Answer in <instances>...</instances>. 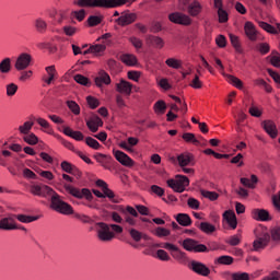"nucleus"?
Masks as SVG:
<instances>
[{
	"label": "nucleus",
	"mask_w": 280,
	"mask_h": 280,
	"mask_svg": "<svg viewBox=\"0 0 280 280\" xmlns=\"http://www.w3.org/2000/svg\"><path fill=\"white\" fill-rule=\"evenodd\" d=\"M19 220V222H22L23 224H30L31 222H36L38 220V217H32L27 214H13V220Z\"/></svg>",
	"instance_id": "nucleus-38"
},
{
	"label": "nucleus",
	"mask_w": 280,
	"mask_h": 280,
	"mask_svg": "<svg viewBox=\"0 0 280 280\" xmlns=\"http://www.w3.org/2000/svg\"><path fill=\"white\" fill-rule=\"evenodd\" d=\"M255 240L253 242V249L256 253H259V250H264L268 244H270V232L268 231V228L264 225H258L254 230Z\"/></svg>",
	"instance_id": "nucleus-1"
},
{
	"label": "nucleus",
	"mask_w": 280,
	"mask_h": 280,
	"mask_svg": "<svg viewBox=\"0 0 280 280\" xmlns=\"http://www.w3.org/2000/svg\"><path fill=\"white\" fill-rule=\"evenodd\" d=\"M179 244L183 246L184 250H188V253H209L207 245L200 244L194 238H186L179 242Z\"/></svg>",
	"instance_id": "nucleus-5"
},
{
	"label": "nucleus",
	"mask_w": 280,
	"mask_h": 280,
	"mask_svg": "<svg viewBox=\"0 0 280 280\" xmlns=\"http://www.w3.org/2000/svg\"><path fill=\"white\" fill-rule=\"evenodd\" d=\"M103 19L104 18L102 15H91L88 19V24L90 27H96V25H100V23H102Z\"/></svg>",
	"instance_id": "nucleus-48"
},
{
	"label": "nucleus",
	"mask_w": 280,
	"mask_h": 280,
	"mask_svg": "<svg viewBox=\"0 0 280 280\" xmlns=\"http://www.w3.org/2000/svg\"><path fill=\"white\" fill-rule=\"evenodd\" d=\"M65 189L67 192L70 194V196H73V198H78L79 200H82V198H86L88 200H93V194L89 188H75L69 184H65Z\"/></svg>",
	"instance_id": "nucleus-7"
},
{
	"label": "nucleus",
	"mask_w": 280,
	"mask_h": 280,
	"mask_svg": "<svg viewBox=\"0 0 280 280\" xmlns=\"http://www.w3.org/2000/svg\"><path fill=\"white\" fill-rule=\"evenodd\" d=\"M32 128H34V122L32 121H25L23 125L19 127V131L21 135H30Z\"/></svg>",
	"instance_id": "nucleus-45"
},
{
	"label": "nucleus",
	"mask_w": 280,
	"mask_h": 280,
	"mask_svg": "<svg viewBox=\"0 0 280 280\" xmlns=\"http://www.w3.org/2000/svg\"><path fill=\"white\" fill-rule=\"evenodd\" d=\"M271 240L273 242H280V228H273L271 230Z\"/></svg>",
	"instance_id": "nucleus-64"
},
{
	"label": "nucleus",
	"mask_w": 280,
	"mask_h": 280,
	"mask_svg": "<svg viewBox=\"0 0 280 280\" xmlns=\"http://www.w3.org/2000/svg\"><path fill=\"white\" fill-rule=\"evenodd\" d=\"M262 128L271 137V139H277V125H275V121L272 120H265L262 121Z\"/></svg>",
	"instance_id": "nucleus-19"
},
{
	"label": "nucleus",
	"mask_w": 280,
	"mask_h": 280,
	"mask_svg": "<svg viewBox=\"0 0 280 280\" xmlns=\"http://www.w3.org/2000/svg\"><path fill=\"white\" fill-rule=\"evenodd\" d=\"M258 25L259 27H261V30H265V32H268V34H277V28L268 24L267 22L259 21Z\"/></svg>",
	"instance_id": "nucleus-49"
},
{
	"label": "nucleus",
	"mask_w": 280,
	"mask_h": 280,
	"mask_svg": "<svg viewBox=\"0 0 280 280\" xmlns=\"http://www.w3.org/2000/svg\"><path fill=\"white\" fill-rule=\"evenodd\" d=\"M175 220L180 226H191V217L187 213H178Z\"/></svg>",
	"instance_id": "nucleus-33"
},
{
	"label": "nucleus",
	"mask_w": 280,
	"mask_h": 280,
	"mask_svg": "<svg viewBox=\"0 0 280 280\" xmlns=\"http://www.w3.org/2000/svg\"><path fill=\"white\" fill-rule=\"evenodd\" d=\"M85 143H86V145H89V148H92L93 150H100V148H102L100 142L97 140L93 139L92 137H86Z\"/></svg>",
	"instance_id": "nucleus-51"
},
{
	"label": "nucleus",
	"mask_w": 280,
	"mask_h": 280,
	"mask_svg": "<svg viewBox=\"0 0 280 280\" xmlns=\"http://www.w3.org/2000/svg\"><path fill=\"white\" fill-rule=\"evenodd\" d=\"M156 246L158 248H165L166 250H171V255L173 259L178 261V264H187L189 259L187 258V254L185 252L180 250L178 246L172 243H162V244H158Z\"/></svg>",
	"instance_id": "nucleus-4"
},
{
	"label": "nucleus",
	"mask_w": 280,
	"mask_h": 280,
	"mask_svg": "<svg viewBox=\"0 0 280 280\" xmlns=\"http://www.w3.org/2000/svg\"><path fill=\"white\" fill-rule=\"evenodd\" d=\"M202 233H206L207 235H211V233H215V226L209 222H201L196 224Z\"/></svg>",
	"instance_id": "nucleus-36"
},
{
	"label": "nucleus",
	"mask_w": 280,
	"mask_h": 280,
	"mask_svg": "<svg viewBox=\"0 0 280 280\" xmlns=\"http://www.w3.org/2000/svg\"><path fill=\"white\" fill-rule=\"evenodd\" d=\"M165 65L168 66L171 69H180L183 67V61L176 58H168L166 59Z\"/></svg>",
	"instance_id": "nucleus-46"
},
{
	"label": "nucleus",
	"mask_w": 280,
	"mask_h": 280,
	"mask_svg": "<svg viewBox=\"0 0 280 280\" xmlns=\"http://www.w3.org/2000/svg\"><path fill=\"white\" fill-rule=\"evenodd\" d=\"M16 229H19V225L16 224L13 214L0 219L1 231H16Z\"/></svg>",
	"instance_id": "nucleus-14"
},
{
	"label": "nucleus",
	"mask_w": 280,
	"mask_h": 280,
	"mask_svg": "<svg viewBox=\"0 0 280 280\" xmlns=\"http://www.w3.org/2000/svg\"><path fill=\"white\" fill-rule=\"evenodd\" d=\"M166 108H167V105L163 101H158L154 104V110L158 114L163 115L165 113Z\"/></svg>",
	"instance_id": "nucleus-55"
},
{
	"label": "nucleus",
	"mask_w": 280,
	"mask_h": 280,
	"mask_svg": "<svg viewBox=\"0 0 280 280\" xmlns=\"http://www.w3.org/2000/svg\"><path fill=\"white\" fill-rule=\"evenodd\" d=\"M23 141L28 145H36V143H38V137L34 135V132L26 133L23 136Z\"/></svg>",
	"instance_id": "nucleus-42"
},
{
	"label": "nucleus",
	"mask_w": 280,
	"mask_h": 280,
	"mask_svg": "<svg viewBox=\"0 0 280 280\" xmlns=\"http://www.w3.org/2000/svg\"><path fill=\"white\" fill-rule=\"evenodd\" d=\"M200 194L203 198H207L208 200H211V201L218 200V198H220V195L215 191H209V190L201 189Z\"/></svg>",
	"instance_id": "nucleus-47"
},
{
	"label": "nucleus",
	"mask_w": 280,
	"mask_h": 280,
	"mask_svg": "<svg viewBox=\"0 0 280 280\" xmlns=\"http://www.w3.org/2000/svg\"><path fill=\"white\" fill-rule=\"evenodd\" d=\"M33 119L34 121H36V124H38V126L44 128V132H47V135H51L54 132V129L51 128V125H49V121H47V119L40 117H33Z\"/></svg>",
	"instance_id": "nucleus-31"
},
{
	"label": "nucleus",
	"mask_w": 280,
	"mask_h": 280,
	"mask_svg": "<svg viewBox=\"0 0 280 280\" xmlns=\"http://www.w3.org/2000/svg\"><path fill=\"white\" fill-rule=\"evenodd\" d=\"M114 156L116 161H118V163H120L125 167H132V165H135V161H132L124 151L114 150Z\"/></svg>",
	"instance_id": "nucleus-16"
},
{
	"label": "nucleus",
	"mask_w": 280,
	"mask_h": 280,
	"mask_svg": "<svg viewBox=\"0 0 280 280\" xmlns=\"http://www.w3.org/2000/svg\"><path fill=\"white\" fill-rule=\"evenodd\" d=\"M225 242L230 246H240L242 238H240V235H233V236H230Z\"/></svg>",
	"instance_id": "nucleus-60"
},
{
	"label": "nucleus",
	"mask_w": 280,
	"mask_h": 280,
	"mask_svg": "<svg viewBox=\"0 0 280 280\" xmlns=\"http://www.w3.org/2000/svg\"><path fill=\"white\" fill-rule=\"evenodd\" d=\"M223 218L226 220L229 226H231L233 231L237 229V217L235 215V212L228 210L223 213Z\"/></svg>",
	"instance_id": "nucleus-26"
},
{
	"label": "nucleus",
	"mask_w": 280,
	"mask_h": 280,
	"mask_svg": "<svg viewBox=\"0 0 280 280\" xmlns=\"http://www.w3.org/2000/svg\"><path fill=\"white\" fill-rule=\"evenodd\" d=\"M67 106L73 115H80V105H78V103L74 101H68Z\"/></svg>",
	"instance_id": "nucleus-57"
},
{
	"label": "nucleus",
	"mask_w": 280,
	"mask_h": 280,
	"mask_svg": "<svg viewBox=\"0 0 280 280\" xmlns=\"http://www.w3.org/2000/svg\"><path fill=\"white\" fill-rule=\"evenodd\" d=\"M245 34L249 40L255 42L257 40V28H255V24L253 22H246L245 26Z\"/></svg>",
	"instance_id": "nucleus-23"
},
{
	"label": "nucleus",
	"mask_w": 280,
	"mask_h": 280,
	"mask_svg": "<svg viewBox=\"0 0 280 280\" xmlns=\"http://www.w3.org/2000/svg\"><path fill=\"white\" fill-rule=\"evenodd\" d=\"M50 19H55L60 25L67 19V15L63 11H60L59 13L55 11V13H50Z\"/></svg>",
	"instance_id": "nucleus-54"
},
{
	"label": "nucleus",
	"mask_w": 280,
	"mask_h": 280,
	"mask_svg": "<svg viewBox=\"0 0 280 280\" xmlns=\"http://www.w3.org/2000/svg\"><path fill=\"white\" fill-rule=\"evenodd\" d=\"M120 60L121 62H124V65H127L128 67H135V65H137V56L132 54L121 55Z\"/></svg>",
	"instance_id": "nucleus-35"
},
{
	"label": "nucleus",
	"mask_w": 280,
	"mask_h": 280,
	"mask_svg": "<svg viewBox=\"0 0 280 280\" xmlns=\"http://www.w3.org/2000/svg\"><path fill=\"white\" fill-rule=\"evenodd\" d=\"M61 170L67 174H75L78 172V167L67 161L61 162Z\"/></svg>",
	"instance_id": "nucleus-43"
},
{
	"label": "nucleus",
	"mask_w": 280,
	"mask_h": 280,
	"mask_svg": "<svg viewBox=\"0 0 280 280\" xmlns=\"http://www.w3.org/2000/svg\"><path fill=\"white\" fill-rule=\"evenodd\" d=\"M30 65H32V55L27 52H22L18 56L14 68L16 69V71H25V69H27Z\"/></svg>",
	"instance_id": "nucleus-11"
},
{
	"label": "nucleus",
	"mask_w": 280,
	"mask_h": 280,
	"mask_svg": "<svg viewBox=\"0 0 280 280\" xmlns=\"http://www.w3.org/2000/svg\"><path fill=\"white\" fill-rule=\"evenodd\" d=\"M147 43L155 47V49H163V47H165V40L160 36L149 35L147 36Z\"/></svg>",
	"instance_id": "nucleus-24"
},
{
	"label": "nucleus",
	"mask_w": 280,
	"mask_h": 280,
	"mask_svg": "<svg viewBox=\"0 0 280 280\" xmlns=\"http://www.w3.org/2000/svg\"><path fill=\"white\" fill-rule=\"evenodd\" d=\"M92 54H104L106 51V44H95L90 46Z\"/></svg>",
	"instance_id": "nucleus-50"
},
{
	"label": "nucleus",
	"mask_w": 280,
	"mask_h": 280,
	"mask_svg": "<svg viewBox=\"0 0 280 280\" xmlns=\"http://www.w3.org/2000/svg\"><path fill=\"white\" fill-rule=\"evenodd\" d=\"M230 40L235 51H237V54H242L243 50H242V45L240 44V37H237L234 34H230Z\"/></svg>",
	"instance_id": "nucleus-44"
},
{
	"label": "nucleus",
	"mask_w": 280,
	"mask_h": 280,
	"mask_svg": "<svg viewBox=\"0 0 280 280\" xmlns=\"http://www.w3.org/2000/svg\"><path fill=\"white\" fill-rule=\"evenodd\" d=\"M116 91L125 95H130L132 93V85L130 82L120 79L119 83H116Z\"/></svg>",
	"instance_id": "nucleus-20"
},
{
	"label": "nucleus",
	"mask_w": 280,
	"mask_h": 280,
	"mask_svg": "<svg viewBox=\"0 0 280 280\" xmlns=\"http://www.w3.org/2000/svg\"><path fill=\"white\" fill-rule=\"evenodd\" d=\"M31 194L33 196H39V198H50L56 194V190L54 188L47 186V185H32L31 186Z\"/></svg>",
	"instance_id": "nucleus-9"
},
{
	"label": "nucleus",
	"mask_w": 280,
	"mask_h": 280,
	"mask_svg": "<svg viewBox=\"0 0 280 280\" xmlns=\"http://www.w3.org/2000/svg\"><path fill=\"white\" fill-rule=\"evenodd\" d=\"M235 261L232 256L223 255L214 259L215 266H231Z\"/></svg>",
	"instance_id": "nucleus-32"
},
{
	"label": "nucleus",
	"mask_w": 280,
	"mask_h": 280,
	"mask_svg": "<svg viewBox=\"0 0 280 280\" xmlns=\"http://www.w3.org/2000/svg\"><path fill=\"white\" fill-rule=\"evenodd\" d=\"M252 218L258 222H268L270 221V212L266 209L256 208L252 210Z\"/></svg>",
	"instance_id": "nucleus-17"
},
{
	"label": "nucleus",
	"mask_w": 280,
	"mask_h": 280,
	"mask_svg": "<svg viewBox=\"0 0 280 280\" xmlns=\"http://www.w3.org/2000/svg\"><path fill=\"white\" fill-rule=\"evenodd\" d=\"M250 276L247 272H234L232 273V280H249Z\"/></svg>",
	"instance_id": "nucleus-62"
},
{
	"label": "nucleus",
	"mask_w": 280,
	"mask_h": 280,
	"mask_svg": "<svg viewBox=\"0 0 280 280\" xmlns=\"http://www.w3.org/2000/svg\"><path fill=\"white\" fill-rule=\"evenodd\" d=\"M167 185L177 194H183L189 187V178L185 175H176L175 179L167 180Z\"/></svg>",
	"instance_id": "nucleus-6"
},
{
	"label": "nucleus",
	"mask_w": 280,
	"mask_h": 280,
	"mask_svg": "<svg viewBox=\"0 0 280 280\" xmlns=\"http://www.w3.org/2000/svg\"><path fill=\"white\" fill-rule=\"evenodd\" d=\"M12 71V59L7 57L0 61V73H10Z\"/></svg>",
	"instance_id": "nucleus-34"
},
{
	"label": "nucleus",
	"mask_w": 280,
	"mask_h": 280,
	"mask_svg": "<svg viewBox=\"0 0 280 280\" xmlns=\"http://www.w3.org/2000/svg\"><path fill=\"white\" fill-rule=\"evenodd\" d=\"M63 135L70 137L71 139H74V141H84V133H82L81 131H73L71 127H65Z\"/></svg>",
	"instance_id": "nucleus-27"
},
{
	"label": "nucleus",
	"mask_w": 280,
	"mask_h": 280,
	"mask_svg": "<svg viewBox=\"0 0 280 280\" xmlns=\"http://www.w3.org/2000/svg\"><path fill=\"white\" fill-rule=\"evenodd\" d=\"M168 20L171 21V23H175L176 25H191V18L182 12L171 13L168 15Z\"/></svg>",
	"instance_id": "nucleus-12"
},
{
	"label": "nucleus",
	"mask_w": 280,
	"mask_h": 280,
	"mask_svg": "<svg viewBox=\"0 0 280 280\" xmlns=\"http://www.w3.org/2000/svg\"><path fill=\"white\" fill-rule=\"evenodd\" d=\"M137 0H108L109 10H113L115 8H121L126 5L127 8H130L132 3H135Z\"/></svg>",
	"instance_id": "nucleus-29"
},
{
	"label": "nucleus",
	"mask_w": 280,
	"mask_h": 280,
	"mask_svg": "<svg viewBox=\"0 0 280 280\" xmlns=\"http://www.w3.org/2000/svg\"><path fill=\"white\" fill-rule=\"evenodd\" d=\"M48 78H43L46 84H51L56 78H58V71H56V66H48L45 68Z\"/></svg>",
	"instance_id": "nucleus-25"
},
{
	"label": "nucleus",
	"mask_w": 280,
	"mask_h": 280,
	"mask_svg": "<svg viewBox=\"0 0 280 280\" xmlns=\"http://www.w3.org/2000/svg\"><path fill=\"white\" fill-rule=\"evenodd\" d=\"M16 91H19V85L14 83H10L7 85V95L8 97H14L16 95Z\"/></svg>",
	"instance_id": "nucleus-56"
},
{
	"label": "nucleus",
	"mask_w": 280,
	"mask_h": 280,
	"mask_svg": "<svg viewBox=\"0 0 280 280\" xmlns=\"http://www.w3.org/2000/svg\"><path fill=\"white\" fill-rule=\"evenodd\" d=\"M10 159H14V153L8 151V150H3L0 153V165L2 167H8V162L10 161Z\"/></svg>",
	"instance_id": "nucleus-37"
},
{
	"label": "nucleus",
	"mask_w": 280,
	"mask_h": 280,
	"mask_svg": "<svg viewBox=\"0 0 280 280\" xmlns=\"http://www.w3.org/2000/svg\"><path fill=\"white\" fill-rule=\"evenodd\" d=\"M257 49L262 56H266V54L270 52V45L268 43H260L258 44Z\"/></svg>",
	"instance_id": "nucleus-61"
},
{
	"label": "nucleus",
	"mask_w": 280,
	"mask_h": 280,
	"mask_svg": "<svg viewBox=\"0 0 280 280\" xmlns=\"http://www.w3.org/2000/svg\"><path fill=\"white\" fill-rule=\"evenodd\" d=\"M62 31L66 36H75V32H78V28L71 25H66L62 27Z\"/></svg>",
	"instance_id": "nucleus-63"
},
{
	"label": "nucleus",
	"mask_w": 280,
	"mask_h": 280,
	"mask_svg": "<svg viewBox=\"0 0 280 280\" xmlns=\"http://www.w3.org/2000/svg\"><path fill=\"white\" fill-rule=\"evenodd\" d=\"M137 21V14L135 13H124L120 18L117 19L118 25L125 27V25H130Z\"/></svg>",
	"instance_id": "nucleus-21"
},
{
	"label": "nucleus",
	"mask_w": 280,
	"mask_h": 280,
	"mask_svg": "<svg viewBox=\"0 0 280 280\" xmlns=\"http://www.w3.org/2000/svg\"><path fill=\"white\" fill-rule=\"evenodd\" d=\"M74 5L79 8H104L109 10L108 0H75Z\"/></svg>",
	"instance_id": "nucleus-10"
},
{
	"label": "nucleus",
	"mask_w": 280,
	"mask_h": 280,
	"mask_svg": "<svg viewBox=\"0 0 280 280\" xmlns=\"http://www.w3.org/2000/svg\"><path fill=\"white\" fill-rule=\"evenodd\" d=\"M94 82L96 86H98V89H102L104 84H110V75L106 71L101 70L98 74L94 78Z\"/></svg>",
	"instance_id": "nucleus-18"
},
{
	"label": "nucleus",
	"mask_w": 280,
	"mask_h": 280,
	"mask_svg": "<svg viewBox=\"0 0 280 280\" xmlns=\"http://www.w3.org/2000/svg\"><path fill=\"white\" fill-rule=\"evenodd\" d=\"M50 207L54 211H57V213H61L62 215H73V207L68 202L62 201L60 195L56 191L50 198Z\"/></svg>",
	"instance_id": "nucleus-2"
},
{
	"label": "nucleus",
	"mask_w": 280,
	"mask_h": 280,
	"mask_svg": "<svg viewBox=\"0 0 280 280\" xmlns=\"http://www.w3.org/2000/svg\"><path fill=\"white\" fill-rule=\"evenodd\" d=\"M96 186L102 188L105 198H109L113 202L119 203V199L115 198V192L108 188V184H106L104 179H97Z\"/></svg>",
	"instance_id": "nucleus-15"
},
{
	"label": "nucleus",
	"mask_w": 280,
	"mask_h": 280,
	"mask_svg": "<svg viewBox=\"0 0 280 280\" xmlns=\"http://www.w3.org/2000/svg\"><path fill=\"white\" fill-rule=\"evenodd\" d=\"M184 4L187 8L189 16H198L202 12V4L198 0H185Z\"/></svg>",
	"instance_id": "nucleus-13"
},
{
	"label": "nucleus",
	"mask_w": 280,
	"mask_h": 280,
	"mask_svg": "<svg viewBox=\"0 0 280 280\" xmlns=\"http://www.w3.org/2000/svg\"><path fill=\"white\" fill-rule=\"evenodd\" d=\"M155 235H156V237H170L171 232H170V230H167L165 228L159 226L155 229Z\"/></svg>",
	"instance_id": "nucleus-58"
},
{
	"label": "nucleus",
	"mask_w": 280,
	"mask_h": 280,
	"mask_svg": "<svg viewBox=\"0 0 280 280\" xmlns=\"http://www.w3.org/2000/svg\"><path fill=\"white\" fill-rule=\"evenodd\" d=\"M156 257L161 261H170V259H172V257H170V254H167V252H165V249H159L156 252Z\"/></svg>",
	"instance_id": "nucleus-59"
},
{
	"label": "nucleus",
	"mask_w": 280,
	"mask_h": 280,
	"mask_svg": "<svg viewBox=\"0 0 280 280\" xmlns=\"http://www.w3.org/2000/svg\"><path fill=\"white\" fill-rule=\"evenodd\" d=\"M177 163L179 167H187L194 163V155L191 153H182L177 155Z\"/></svg>",
	"instance_id": "nucleus-22"
},
{
	"label": "nucleus",
	"mask_w": 280,
	"mask_h": 280,
	"mask_svg": "<svg viewBox=\"0 0 280 280\" xmlns=\"http://www.w3.org/2000/svg\"><path fill=\"white\" fill-rule=\"evenodd\" d=\"M34 27H35L36 32H38V34H45V32H47V27H48L47 21H45V19H43V18H37L34 21Z\"/></svg>",
	"instance_id": "nucleus-30"
},
{
	"label": "nucleus",
	"mask_w": 280,
	"mask_h": 280,
	"mask_svg": "<svg viewBox=\"0 0 280 280\" xmlns=\"http://www.w3.org/2000/svg\"><path fill=\"white\" fill-rule=\"evenodd\" d=\"M188 268L195 272V275H199V277H209L211 275V269L198 260H190L188 262Z\"/></svg>",
	"instance_id": "nucleus-8"
},
{
	"label": "nucleus",
	"mask_w": 280,
	"mask_h": 280,
	"mask_svg": "<svg viewBox=\"0 0 280 280\" xmlns=\"http://www.w3.org/2000/svg\"><path fill=\"white\" fill-rule=\"evenodd\" d=\"M226 80L230 84H233V86H235L236 89H240V90L244 89V83L238 78L228 74Z\"/></svg>",
	"instance_id": "nucleus-41"
},
{
	"label": "nucleus",
	"mask_w": 280,
	"mask_h": 280,
	"mask_svg": "<svg viewBox=\"0 0 280 280\" xmlns=\"http://www.w3.org/2000/svg\"><path fill=\"white\" fill-rule=\"evenodd\" d=\"M126 231H128L130 237L133 242H139L143 240V233L139 232V230L132 229L130 226H125Z\"/></svg>",
	"instance_id": "nucleus-40"
},
{
	"label": "nucleus",
	"mask_w": 280,
	"mask_h": 280,
	"mask_svg": "<svg viewBox=\"0 0 280 280\" xmlns=\"http://www.w3.org/2000/svg\"><path fill=\"white\" fill-rule=\"evenodd\" d=\"M258 180L259 179L256 177V175H252L250 179L246 177L241 178V183L244 185V187H248L249 189H255V185H257Z\"/></svg>",
	"instance_id": "nucleus-39"
},
{
	"label": "nucleus",
	"mask_w": 280,
	"mask_h": 280,
	"mask_svg": "<svg viewBox=\"0 0 280 280\" xmlns=\"http://www.w3.org/2000/svg\"><path fill=\"white\" fill-rule=\"evenodd\" d=\"M74 81H77V83L81 84L82 86H89L91 84V81L89 80V78L82 74H75Z\"/></svg>",
	"instance_id": "nucleus-52"
},
{
	"label": "nucleus",
	"mask_w": 280,
	"mask_h": 280,
	"mask_svg": "<svg viewBox=\"0 0 280 280\" xmlns=\"http://www.w3.org/2000/svg\"><path fill=\"white\" fill-rule=\"evenodd\" d=\"M184 139V141H186L187 143H194L195 145H198V143H200L198 141V139H196V136L194 133L190 132H186L183 135L182 137Z\"/></svg>",
	"instance_id": "nucleus-53"
},
{
	"label": "nucleus",
	"mask_w": 280,
	"mask_h": 280,
	"mask_svg": "<svg viewBox=\"0 0 280 280\" xmlns=\"http://www.w3.org/2000/svg\"><path fill=\"white\" fill-rule=\"evenodd\" d=\"M95 231L100 242H113V240H115V232L110 231V225H108V223H95Z\"/></svg>",
	"instance_id": "nucleus-3"
},
{
	"label": "nucleus",
	"mask_w": 280,
	"mask_h": 280,
	"mask_svg": "<svg viewBox=\"0 0 280 280\" xmlns=\"http://www.w3.org/2000/svg\"><path fill=\"white\" fill-rule=\"evenodd\" d=\"M103 124L102 118L98 116H95L86 121V126L91 132H97V130H100V126H103Z\"/></svg>",
	"instance_id": "nucleus-28"
}]
</instances>
